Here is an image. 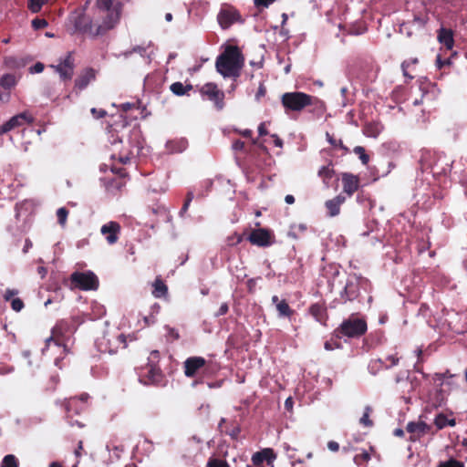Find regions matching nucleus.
<instances>
[{
	"label": "nucleus",
	"mask_w": 467,
	"mask_h": 467,
	"mask_svg": "<svg viewBox=\"0 0 467 467\" xmlns=\"http://www.w3.org/2000/svg\"><path fill=\"white\" fill-rule=\"evenodd\" d=\"M327 448L332 451H337L339 450V444L337 441H330L327 442Z\"/></svg>",
	"instance_id": "69168bd1"
},
{
	"label": "nucleus",
	"mask_w": 467,
	"mask_h": 467,
	"mask_svg": "<svg viewBox=\"0 0 467 467\" xmlns=\"http://www.w3.org/2000/svg\"><path fill=\"white\" fill-rule=\"evenodd\" d=\"M67 320L76 325V330L78 329V327L84 322V318L80 316H73Z\"/></svg>",
	"instance_id": "bf43d9fd"
},
{
	"label": "nucleus",
	"mask_w": 467,
	"mask_h": 467,
	"mask_svg": "<svg viewBox=\"0 0 467 467\" xmlns=\"http://www.w3.org/2000/svg\"><path fill=\"white\" fill-rule=\"evenodd\" d=\"M386 360L389 362V364L384 365V367L386 368L394 367V366L398 365V363H399V358L397 357L396 354H391V355L387 356Z\"/></svg>",
	"instance_id": "3c124183"
},
{
	"label": "nucleus",
	"mask_w": 467,
	"mask_h": 467,
	"mask_svg": "<svg viewBox=\"0 0 467 467\" xmlns=\"http://www.w3.org/2000/svg\"><path fill=\"white\" fill-rule=\"evenodd\" d=\"M4 64L10 69H16L24 66V63L21 59L13 56L5 57L4 58Z\"/></svg>",
	"instance_id": "2f4dec72"
},
{
	"label": "nucleus",
	"mask_w": 467,
	"mask_h": 467,
	"mask_svg": "<svg viewBox=\"0 0 467 467\" xmlns=\"http://www.w3.org/2000/svg\"><path fill=\"white\" fill-rule=\"evenodd\" d=\"M343 193L352 196L359 188V178L352 173H342Z\"/></svg>",
	"instance_id": "a211bd4d"
},
{
	"label": "nucleus",
	"mask_w": 467,
	"mask_h": 467,
	"mask_svg": "<svg viewBox=\"0 0 467 467\" xmlns=\"http://www.w3.org/2000/svg\"><path fill=\"white\" fill-rule=\"evenodd\" d=\"M427 20L428 18L426 16L414 15L411 24L418 27H423L426 25Z\"/></svg>",
	"instance_id": "37998d69"
},
{
	"label": "nucleus",
	"mask_w": 467,
	"mask_h": 467,
	"mask_svg": "<svg viewBox=\"0 0 467 467\" xmlns=\"http://www.w3.org/2000/svg\"><path fill=\"white\" fill-rule=\"evenodd\" d=\"M47 3V0H27V8L33 13H39L43 5Z\"/></svg>",
	"instance_id": "72a5a7b5"
},
{
	"label": "nucleus",
	"mask_w": 467,
	"mask_h": 467,
	"mask_svg": "<svg viewBox=\"0 0 467 467\" xmlns=\"http://www.w3.org/2000/svg\"><path fill=\"white\" fill-rule=\"evenodd\" d=\"M309 313L314 317V318L323 324L326 325V322L327 320V308L324 305L321 304H313L309 307Z\"/></svg>",
	"instance_id": "b1692460"
},
{
	"label": "nucleus",
	"mask_w": 467,
	"mask_h": 467,
	"mask_svg": "<svg viewBox=\"0 0 467 467\" xmlns=\"http://www.w3.org/2000/svg\"><path fill=\"white\" fill-rule=\"evenodd\" d=\"M335 175V170L333 169L332 165H327L323 166L318 171V176L322 179L325 186L327 188L329 187L330 181Z\"/></svg>",
	"instance_id": "393cba45"
},
{
	"label": "nucleus",
	"mask_w": 467,
	"mask_h": 467,
	"mask_svg": "<svg viewBox=\"0 0 467 467\" xmlns=\"http://www.w3.org/2000/svg\"><path fill=\"white\" fill-rule=\"evenodd\" d=\"M346 202V197L343 193L326 201L325 207L327 211V215L335 217L340 213V206Z\"/></svg>",
	"instance_id": "aec40b11"
},
{
	"label": "nucleus",
	"mask_w": 467,
	"mask_h": 467,
	"mask_svg": "<svg viewBox=\"0 0 467 467\" xmlns=\"http://www.w3.org/2000/svg\"><path fill=\"white\" fill-rule=\"evenodd\" d=\"M57 73H58L59 78L62 81H69L71 80L74 75V57L72 56V52H68L64 59H61L57 65L50 66Z\"/></svg>",
	"instance_id": "ddd939ff"
},
{
	"label": "nucleus",
	"mask_w": 467,
	"mask_h": 467,
	"mask_svg": "<svg viewBox=\"0 0 467 467\" xmlns=\"http://www.w3.org/2000/svg\"><path fill=\"white\" fill-rule=\"evenodd\" d=\"M341 347L340 343L337 340L333 341V340H328V341H326L325 344H324V348L325 349L327 350H333L335 348H339Z\"/></svg>",
	"instance_id": "864d4df0"
},
{
	"label": "nucleus",
	"mask_w": 467,
	"mask_h": 467,
	"mask_svg": "<svg viewBox=\"0 0 467 467\" xmlns=\"http://www.w3.org/2000/svg\"><path fill=\"white\" fill-rule=\"evenodd\" d=\"M276 459V454L271 448H265L260 451L255 452L252 456V462L254 467H264L263 462H266L268 465L273 467L274 461ZM247 467H251L247 465Z\"/></svg>",
	"instance_id": "2eb2a0df"
},
{
	"label": "nucleus",
	"mask_w": 467,
	"mask_h": 467,
	"mask_svg": "<svg viewBox=\"0 0 467 467\" xmlns=\"http://www.w3.org/2000/svg\"><path fill=\"white\" fill-rule=\"evenodd\" d=\"M228 310H229L228 304L227 303H223L220 306V307H219L218 311L216 312L215 316L216 317L223 316V315L227 314Z\"/></svg>",
	"instance_id": "13d9d810"
},
{
	"label": "nucleus",
	"mask_w": 467,
	"mask_h": 467,
	"mask_svg": "<svg viewBox=\"0 0 467 467\" xmlns=\"http://www.w3.org/2000/svg\"><path fill=\"white\" fill-rule=\"evenodd\" d=\"M15 370L13 366L0 363V375H7Z\"/></svg>",
	"instance_id": "6e6d98bb"
},
{
	"label": "nucleus",
	"mask_w": 467,
	"mask_h": 467,
	"mask_svg": "<svg viewBox=\"0 0 467 467\" xmlns=\"http://www.w3.org/2000/svg\"><path fill=\"white\" fill-rule=\"evenodd\" d=\"M31 26L34 30H40L46 28L48 26V23L44 18L36 17L32 20Z\"/></svg>",
	"instance_id": "a19ab883"
},
{
	"label": "nucleus",
	"mask_w": 467,
	"mask_h": 467,
	"mask_svg": "<svg viewBox=\"0 0 467 467\" xmlns=\"http://www.w3.org/2000/svg\"><path fill=\"white\" fill-rule=\"evenodd\" d=\"M247 241L253 245L268 247L275 243V235L270 229L257 228L251 231Z\"/></svg>",
	"instance_id": "f8f14e48"
},
{
	"label": "nucleus",
	"mask_w": 467,
	"mask_h": 467,
	"mask_svg": "<svg viewBox=\"0 0 467 467\" xmlns=\"http://www.w3.org/2000/svg\"><path fill=\"white\" fill-rule=\"evenodd\" d=\"M451 65V61L450 58H441V55H438L436 57V66L439 69H441L445 67H450Z\"/></svg>",
	"instance_id": "a18cd8bd"
},
{
	"label": "nucleus",
	"mask_w": 467,
	"mask_h": 467,
	"mask_svg": "<svg viewBox=\"0 0 467 467\" xmlns=\"http://www.w3.org/2000/svg\"><path fill=\"white\" fill-rule=\"evenodd\" d=\"M370 459V455L367 451H363L362 453L357 454L354 457V462L357 464H360L361 462H368Z\"/></svg>",
	"instance_id": "8fccbe9b"
},
{
	"label": "nucleus",
	"mask_w": 467,
	"mask_h": 467,
	"mask_svg": "<svg viewBox=\"0 0 467 467\" xmlns=\"http://www.w3.org/2000/svg\"><path fill=\"white\" fill-rule=\"evenodd\" d=\"M10 302L12 309L16 312L21 311L25 306L23 300L18 297L13 298Z\"/></svg>",
	"instance_id": "c03bdc74"
},
{
	"label": "nucleus",
	"mask_w": 467,
	"mask_h": 467,
	"mask_svg": "<svg viewBox=\"0 0 467 467\" xmlns=\"http://www.w3.org/2000/svg\"><path fill=\"white\" fill-rule=\"evenodd\" d=\"M91 113L93 114V116L97 119H101V118H104L107 114V112L104 110V109H97L95 108H93L91 109Z\"/></svg>",
	"instance_id": "680f3d73"
},
{
	"label": "nucleus",
	"mask_w": 467,
	"mask_h": 467,
	"mask_svg": "<svg viewBox=\"0 0 467 467\" xmlns=\"http://www.w3.org/2000/svg\"><path fill=\"white\" fill-rule=\"evenodd\" d=\"M258 133L260 136H265L268 134V130L266 129L265 122L260 123V125L258 126Z\"/></svg>",
	"instance_id": "0e129e2a"
},
{
	"label": "nucleus",
	"mask_w": 467,
	"mask_h": 467,
	"mask_svg": "<svg viewBox=\"0 0 467 467\" xmlns=\"http://www.w3.org/2000/svg\"><path fill=\"white\" fill-rule=\"evenodd\" d=\"M165 330L167 331L168 337L171 338L172 341L178 340L180 338V334L178 330L175 329L174 327L166 326Z\"/></svg>",
	"instance_id": "49530a36"
},
{
	"label": "nucleus",
	"mask_w": 467,
	"mask_h": 467,
	"mask_svg": "<svg viewBox=\"0 0 467 467\" xmlns=\"http://www.w3.org/2000/svg\"><path fill=\"white\" fill-rule=\"evenodd\" d=\"M193 88L192 84L183 85L182 82H174L170 86L171 91L176 96L188 95V92Z\"/></svg>",
	"instance_id": "bb28decb"
},
{
	"label": "nucleus",
	"mask_w": 467,
	"mask_h": 467,
	"mask_svg": "<svg viewBox=\"0 0 467 467\" xmlns=\"http://www.w3.org/2000/svg\"><path fill=\"white\" fill-rule=\"evenodd\" d=\"M100 233L106 237L109 244H114L119 240L120 225L117 222L110 221L101 226Z\"/></svg>",
	"instance_id": "f3484780"
},
{
	"label": "nucleus",
	"mask_w": 467,
	"mask_h": 467,
	"mask_svg": "<svg viewBox=\"0 0 467 467\" xmlns=\"http://www.w3.org/2000/svg\"><path fill=\"white\" fill-rule=\"evenodd\" d=\"M150 358L151 362L148 363L140 369L139 374L140 381L144 385L164 386L166 383L165 376L159 366L153 362L154 359L159 358V351H152L150 353Z\"/></svg>",
	"instance_id": "39448f33"
},
{
	"label": "nucleus",
	"mask_w": 467,
	"mask_h": 467,
	"mask_svg": "<svg viewBox=\"0 0 467 467\" xmlns=\"http://www.w3.org/2000/svg\"><path fill=\"white\" fill-rule=\"evenodd\" d=\"M226 422L225 419H222L219 423V428L222 432H224L226 435H229L232 439L236 440L241 432V429L238 425H234L231 428L223 429V425Z\"/></svg>",
	"instance_id": "c85d7f7f"
},
{
	"label": "nucleus",
	"mask_w": 467,
	"mask_h": 467,
	"mask_svg": "<svg viewBox=\"0 0 467 467\" xmlns=\"http://www.w3.org/2000/svg\"><path fill=\"white\" fill-rule=\"evenodd\" d=\"M265 93H266V88L265 87V85L263 83H261L259 85L257 92L255 94L256 100L259 101L262 97H265Z\"/></svg>",
	"instance_id": "4d7b16f0"
},
{
	"label": "nucleus",
	"mask_w": 467,
	"mask_h": 467,
	"mask_svg": "<svg viewBox=\"0 0 467 467\" xmlns=\"http://www.w3.org/2000/svg\"><path fill=\"white\" fill-rule=\"evenodd\" d=\"M437 467H464V464L462 462L451 458L447 461L441 462Z\"/></svg>",
	"instance_id": "58836bf2"
},
{
	"label": "nucleus",
	"mask_w": 467,
	"mask_h": 467,
	"mask_svg": "<svg viewBox=\"0 0 467 467\" xmlns=\"http://www.w3.org/2000/svg\"><path fill=\"white\" fill-rule=\"evenodd\" d=\"M87 2L82 9H76L67 18L66 27L70 36L80 34L92 38L106 35L119 23L123 4L119 0H96L95 7L101 16L99 24H94L91 16L86 14Z\"/></svg>",
	"instance_id": "f257e3e1"
},
{
	"label": "nucleus",
	"mask_w": 467,
	"mask_h": 467,
	"mask_svg": "<svg viewBox=\"0 0 467 467\" xmlns=\"http://www.w3.org/2000/svg\"><path fill=\"white\" fill-rule=\"evenodd\" d=\"M276 0H254V6L263 9L269 7Z\"/></svg>",
	"instance_id": "de8ad7c7"
},
{
	"label": "nucleus",
	"mask_w": 467,
	"mask_h": 467,
	"mask_svg": "<svg viewBox=\"0 0 467 467\" xmlns=\"http://www.w3.org/2000/svg\"><path fill=\"white\" fill-rule=\"evenodd\" d=\"M320 102L318 98L301 91L285 92L281 96V104L287 114L317 107Z\"/></svg>",
	"instance_id": "20e7f679"
},
{
	"label": "nucleus",
	"mask_w": 467,
	"mask_h": 467,
	"mask_svg": "<svg viewBox=\"0 0 467 467\" xmlns=\"http://www.w3.org/2000/svg\"><path fill=\"white\" fill-rule=\"evenodd\" d=\"M221 366L219 363L207 360L200 356L187 358L183 362V373L187 378H195L200 376L199 379L193 381L192 386L202 383L205 379L214 377Z\"/></svg>",
	"instance_id": "7ed1b4c3"
},
{
	"label": "nucleus",
	"mask_w": 467,
	"mask_h": 467,
	"mask_svg": "<svg viewBox=\"0 0 467 467\" xmlns=\"http://www.w3.org/2000/svg\"><path fill=\"white\" fill-rule=\"evenodd\" d=\"M244 66V57L237 46H227L215 61L217 72L234 81L241 76Z\"/></svg>",
	"instance_id": "f03ea898"
},
{
	"label": "nucleus",
	"mask_w": 467,
	"mask_h": 467,
	"mask_svg": "<svg viewBox=\"0 0 467 467\" xmlns=\"http://www.w3.org/2000/svg\"><path fill=\"white\" fill-rule=\"evenodd\" d=\"M217 20L223 29H228L236 22H243L241 14L234 6L228 5L222 8L217 16Z\"/></svg>",
	"instance_id": "4468645a"
},
{
	"label": "nucleus",
	"mask_w": 467,
	"mask_h": 467,
	"mask_svg": "<svg viewBox=\"0 0 467 467\" xmlns=\"http://www.w3.org/2000/svg\"><path fill=\"white\" fill-rule=\"evenodd\" d=\"M45 68V66L41 62H36L33 67L29 68L31 74L41 73Z\"/></svg>",
	"instance_id": "5fc2aeb1"
},
{
	"label": "nucleus",
	"mask_w": 467,
	"mask_h": 467,
	"mask_svg": "<svg viewBox=\"0 0 467 467\" xmlns=\"http://www.w3.org/2000/svg\"><path fill=\"white\" fill-rule=\"evenodd\" d=\"M435 425L439 430L445 428L446 426H454L455 420H448L444 414H439L435 419Z\"/></svg>",
	"instance_id": "473e14b6"
},
{
	"label": "nucleus",
	"mask_w": 467,
	"mask_h": 467,
	"mask_svg": "<svg viewBox=\"0 0 467 467\" xmlns=\"http://www.w3.org/2000/svg\"><path fill=\"white\" fill-rule=\"evenodd\" d=\"M272 138H274L275 146L279 147V148L283 147V140L276 134H273Z\"/></svg>",
	"instance_id": "774afa93"
},
{
	"label": "nucleus",
	"mask_w": 467,
	"mask_h": 467,
	"mask_svg": "<svg viewBox=\"0 0 467 467\" xmlns=\"http://www.w3.org/2000/svg\"><path fill=\"white\" fill-rule=\"evenodd\" d=\"M30 121H32V118L26 113L17 114L0 126V134H5L15 128Z\"/></svg>",
	"instance_id": "6ab92c4d"
},
{
	"label": "nucleus",
	"mask_w": 467,
	"mask_h": 467,
	"mask_svg": "<svg viewBox=\"0 0 467 467\" xmlns=\"http://www.w3.org/2000/svg\"><path fill=\"white\" fill-rule=\"evenodd\" d=\"M153 291L152 295L156 298L164 297L168 294V286L165 285V283L161 280V277H157L153 283Z\"/></svg>",
	"instance_id": "a878e982"
},
{
	"label": "nucleus",
	"mask_w": 467,
	"mask_h": 467,
	"mask_svg": "<svg viewBox=\"0 0 467 467\" xmlns=\"http://www.w3.org/2000/svg\"><path fill=\"white\" fill-rule=\"evenodd\" d=\"M1 467H18L17 459L13 454H7L4 457Z\"/></svg>",
	"instance_id": "e433bc0d"
},
{
	"label": "nucleus",
	"mask_w": 467,
	"mask_h": 467,
	"mask_svg": "<svg viewBox=\"0 0 467 467\" xmlns=\"http://www.w3.org/2000/svg\"><path fill=\"white\" fill-rule=\"evenodd\" d=\"M245 143L240 140H236L233 143V149L234 150H243L244 149Z\"/></svg>",
	"instance_id": "e2e57ef3"
},
{
	"label": "nucleus",
	"mask_w": 467,
	"mask_h": 467,
	"mask_svg": "<svg viewBox=\"0 0 467 467\" xmlns=\"http://www.w3.org/2000/svg\"><path fill=\"white\" fill-rule=\"evenodd\" d=\"M57 222L60 225L64 226L67 223L68 216V210L65 207H61L57 211Z\"/></svg>",
	"instance_id": "ea45409f"
},
{
	"label": "nucleus",
	"mask_w": 467,
	"mask_h": 467,
	"mask_svg": "<svg viewBox=\"0 0 467 467\" xmlns=\"http://www.w3.org/2000/svg\"><path fill=\"white\" fill-rule=\"evenodd\" d=\"M368 326L365 319L351 316L341 323L335 330L334 335L337 338H341L342 337L355 338L365 335Z\"/></svg>",
	"instance_id": "0eeeda50"
},
{
	"label": "nucleus",
	"mask_w": 467,
	"mask_h": 467,
	"mask_svg": "<svg viewBox=\"0 0 467 467\" xmlns=\"http://www.w3.org/2000/svg\"><path fill=\"white\" fill-rule=\"evenodd\" d=\"M200 95L202 99H208L213 103L214 108L217 110L223 109L224 103V92L220 89L217 84L213 82H208L200 87L199 88Z\"/></svg>",
	"instance_id": "9b49d317"
},
{
	"label": "nucleus",
	"mask_w": 467,
	"mask_h": 467,
	"mask_svg": "<svg viewBox=\"0 0 467 467\" xmlns=\"http://www.w3.org/2000/svg\"><path fill=\"white\" fill-rule=\"evenodd\" d=\"M76 332V325L67 319L58 320L51 330V336L47 338V345L54 341L56 345L60 346L62 342L70 338Z\"/></svg>",
	"instance_id": "1a4fd4ad"
},
{
	"label": "nucleus",
	"mask_w": 467,
	"mask_h": 467,
	"mask_svg": "<svg viewBox=\"0 0 467 467\" xmlns=\"http://www.w3.org/2000/svg\"><path fill=\"white\" fill-rule=\"evenodd\" d=\"M359 296V285L358 281L348 280L344 290L341 292V297L344 301H353Z\"/></svg>",
	"instance_id": "412c9836"
},
{
	"label": "nucleus",
	"mask_w": 467,
	"mask_h": 467,
	"mask_svg": "<svg viewBox=\"0 0 467 467\" xmlns=\"http://www.w3.org/2000/svg\"><path fill=\"white\" fill-rule=\"evenodd\" d=\"M207 467H230L229 464L223 460L213 459L210 460L207 463Z\"/></svg>",
	"instance_id": "09e8293b"
},
{
	"label": "nucleus",
	"mask_w": 467,
	"mask_h": 467,
	"mask_svg": "<svg viewBox=\"0 0 467 467\" xmlns=\"http://www.w3.org/2000/svg\"><path fill=\"white\" fill-rule=\"evenodd\" d=\"M380 131L381 127L375 122L367 123L363 128V132L367 137L377 138Z\"/></svg>",
	"instance_id": "cd10ccee"
},
{
	"label": "nucleus",
	"mask_w": 467,
	"mask_h": 467,
	"mask_svg": "<svg viewBox=\"0 0 467 467\" xmlns=\"http://www.w3.org/2000/svg\"><path fill=\"white\" fill-rule=\"evenodd\" d=\"M354 153L358 156L361 162L367 165L369 161V156L366 153L365 148L362 146H356L353 150Z\"/></svg>",
	"instance_id": "c9c22d12"
},
{
	"label": "nucleus",
	"mask_w": 467,
	"mask_h": 467,
	"mask_svg": "<svg viewBox=\"0 0 467 467\" xmlns=\"http://www.w3.org/2000/svg\"><path fill=\"white\" fill-rule=\"evenodd\" d=\"M276 310L280 317H291L295 314V310H293L286 300L283 299L276 306Z\"/></svg>",
	"instance_id": "c756f323"
},
{
	"label": "nucleus",
	"mask_w": 467,
	"mask_h": 467,
	"mask_svg": "<svg viewBox=\"0 0 467 467\" xmlns=\"http://www.w3.org/2000/svg\"><path fill=\"white\" fill-rule=\"evenodd\" d=\"M326 137H327V141L333 146V147H338L342 150H344L345 151H348V149L347 147L344 146L343 142L341 140H337L334 138L333 135H331L329 132H327L326 133Z\"/></svg>",
	"instance_id": "4c0bfd02"
},
{
	"label": "nucleus",
	"mask_w": 467,
	"mask_h": 467,
	"mask_svg": "<svg viewBox=\"0 0 467 467\" xmlns=\"http://www.w3.org/2000/svg\"><path fill=\"white\" fill-rule=\"evenodd\" d=\"M87 400L88 395H82L79 399L70 398L65 404V410L67 413V419L71 426L77 425L79 428L85 426V424L79 420H74V415H80L87 410Z\"/></svg>",
	"instance_id": "9d476101"
},
{
	"label": "nucleus",
	"mask_w": 467,
	"mask_h": 467,
	"mask_svg": "<svg viewBox=\"0 0 467 467\" xmlns=\"http://www.w3.org/2000/svg\"><path fill=\"white\" fill-rule=\"evenodd\" d=\"M438 40L447 49L451 50L454 47L453 31L450 28L441 27L438 30Z\"/></svg>",
	"instance_id": "5701e85b"
},
{
	"label": "nucleus",
	"mask_w": 467,
	"mask_h": 467,
	"mask_svg": "<svg viewBox=\"0 0 467 467\" xmlns=\"http://www.w3.org/2000/svg\"><path fill=\"white\" fill-rule=\"evenodd\" d=\"M134 107H135V104L134 103H130V102L123 103L120 106L122 111H124V112L129 111L130 109H133Z\"/></svg>",
	"instance_id": "338daca9"
},
{
	"label": "nucleus",
	"mask_w": 467,
	"mask_h": 467,
	"mask_svg": "<svg viewBox=\"0 0 467 467\" xmlns=\"http://www.w3.org/2000/svg\"><path fill=\"white\" fill-rule=\"evenodd\" d=\"M144 147V139L141 130L138 127H134L130 131L129 147L122 148L118 154L120 163L126 164L135 156H140Z\"/></svg>",
	"instance_id": "423d86ee"
},
{
	"label": "nucleus",
	"mask_w": 467,
	"mask_h": 467,
	"mask_svg": "<svg viewBox=\"0 0 467 467\" xmlns=\"http://www.w3.org/2000/svg\"><path fill=\"white\" fill-rule=\"evenodd\" d=\"M93 79H95V70L91 67L86 68L75 79V88L82 90L86 88Z\"/></svg>",
	"instance_id": "4be33fe9"
},
{
	"label": "nucleus",
	"mask_w": 467,
	"mask_h": 467,
	"mask_svg": "<svg viewBox=\"0 0 467 467\" xmlns=\"http://www.w3.org/2000/svg\"><path fill=\"white\" fill-rule=\"evenodd\" d=\"M194 198V195H193V192H188L187 194H186V198H185V201H184V203L180 211V215L181 216H183V214L187 212L192 201L193 200Z\"/></svg>",
	"instance_id": "79ce46f5"
},
{
	"label": "nucleus",
	"mask_w": 467,
	"mask_h": 467,
	"mask_svg": "<svg viewBox=\"0 0 467 467\" xmlns=\"http://www.w3.org/2000/svg\"><path fill=\"white\" fill-rule=\"evenodd\" d=\"M431 430V427L423 421L419 422H409L406 427V431L410 433L409 440L410 441H416L427 434Z\"/></svg>",
	"instance_id": "dca6fc26"
},
{
	"label": "nucleus",
	"mask_w": 467,
	"mask_h": 467,
	"mask_svg": "<svg viewBox=\"0 0 467 467\" xmlns=\"http://www.w3.org/2000/svg\"><path fill=\"white\" fill-rule=\"evenodd\" d=\"M372 412V408L370 406H366L363 416L360 418L359 422L365 427H372L373 421L369 419L370 413Z\"/></svg>",
	"instance_id": "f704fd0d"
},
{
	"label": "nucleus",
	"mask_w": 467,
	"mask_h": 467,
	"mask_svg": "<svg viewBox=\"0 0 467 467\" xmlns=\"http://www.w3.org/2000/svg\"><path fill=\"white\" fill-rule=\"evenodd\" d=\"M409 66H410L409 61H403L401 64L402 72H403L404 77L408 78L409 79H412L414 77L408 73Z\"/></svg>",
	"instance_id": "052dcab7"
},
{
	"label": "nucleus",
	"mask_w": 467,
	"mask_h": 467,
	"mask_svg": "<svg viewBox=\"0 0 467 467\" xmlns=\"http://www.w3.org/2000/svg\"><path fill=\"white\" fill-rule=\"evenodd\" d=\"M71 288L83 291L97 290L99 285L98 276L92 271H75L69 277Z\"/></svg>",
	"instance_id": "6e6552de"
},
{
	"label": "nucleus",
	"mask_w": 467,
	"mask_h": 467,
	"mask_svg": "<svg viewBox=\"0 0 467 467\" xmlns=\"http://www.w3.org/2000/svg\"><path fill=\"white\" fill-rule=\"evenodd\" d=\"M16 84V77L13 74H5L0 78V86L5 89H10Z\"/></svg>",
	"instance_id": "7c9ffc66"
},
{
	"label": "nucleus",
	"mask_w": 467,
	"mask_h": 467,
	"mask_svg": "<svg viewBox=\"0 0 467 467\" xmlns=\"http://www.w3.org/2000/svg\"><path fill=\"white\" fill-rule=\"evenodd\" d=\"M18 294V291L16 289H10V288H7L5 293H4V300L8 302V301H11L15 296H16Z\"/></svg>",
	"instance_id": "603ef678"
}]
</instances>
